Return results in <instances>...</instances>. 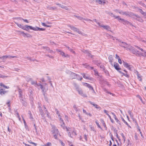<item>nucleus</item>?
Instances as JSON below:
<instances>
[{"label": "nucleus", "instance_id": "obj_1", "mask_svg": "<svg viewBox=\"0 0 146 146\" xmlns=\"http://www.w3.org/2000/svg\"><path fill=\"white\" fill-rule=\"evenodd\" d=\"M128 50L130 52H132L133 54H135L137 56H142V55H143V52H139L138 51L136 50L131 45L129 48Z\"/></svg>", "mask_w": 146, "mask_h": 146}, {"label": "nucleus", "instance_id": "obj_2", "mask_svg": "<svg viewBox=\"0 0 146 146\" xmlns=\"http://www.w3.org/2000/svg\"><path fill=\"white\" fill-rule=\"evenodd\" d=\"M52 127V130L51 131V132L52 133L54 134V137L56 139H58V138L57 137L58 135H59L60 136L61 135L59 133V131L56 127L54 125H53Z\"/></svg>", "mask_w": 146, "mask_h": 146}, {"label": "nucleus", "instance_id": "obj_3", "mask_svg": "<svg viewBox=\"0 0 146 146\" xmlns=\"http://www.w3.org/2000/svg\"><path fill=\"white\" fill-rule=\"evenodd\" d=\"M74 86L76 90L78 92V94L81 96L85 97H87V96L85 94L83 93V91L82 89L79 88L78 86L77 85L76 83H74Z\"/></svg>", "mask_w": 146, "mask_h": 146}, {"label": "nucleus", "instance_id": "obj_4", "mask_svg": "<svg viewBox=\"0 0 146 146\" xmlns=\"http://www.w3.org/2000/svg\"><path fill=\"white\" fill-rule=\"evenodd\" d=\"M118 41L120 42L119 43V46L125 48L127 50H128L129 48L130 45L125 42H121L119 40H118Z\"/></svg>", "mask_w": 146, "mask_h": 146}, {"label": "nucleus", "instance_id": "obj_5", "mask_svg": "<svg viewBox=\"0 0 146 146\" xmlns=\"http://www.w3.org/2000/svg\"><path fill=\"white\" fill-rule=\"evenodd\" d=\"M119 13L122 15H125L127 16H132L133 15L134 16L135 15L132 13H129L127 11L124 12L122 11H120L119 12Z\"/></svg>", "mask_w": 146, "mask_h": 146}, {"label": "nucleus", "instance_id": "obj_6", "mask_svg": "<svg viewBox=\"0 0 146 146\" xmlns=\"http://www.w3.org/2000/svg\"><path fill=\"white\" fill-rule=\"evenodd\" d=\"M69 27L72 30H73L74 31L77 32L79 34L83 35V33L81 31H80L79 29L77 28L70 25H69Z\"/></svg>", "mask_w": 146, "mask_h": 146}, {"label": "nucleus", "instance_id": "obj_7", "mask_svg": "<svg viewBox=\"0 0 146 146\" xmlns=\"http://www.w3.org/2000/svg\"><path fill=\"white\" fill-rule=\"evenodd\" d=\"M117 18H118V19L119 20H121L123 22V24L125 25H131V24L128 21L125 20L123 19H122L120 17H116Z\"/></svg>", "mask_w": 146, "mask_h": 146}, {"label": "nucleus", "instance_id": "obj_8", "mask_svg": "<svg viewBox=\"0 0 146 146\" xmlns=\"http://www.w3.org/2000/svg\"><path fill=\"white\" fill-rule=\"evenodd\" d=\"M81 74L82 75L83 77L85 79H88L90 80H91L92 79L88 74H85L84 73H82Z\"/></svg>", "mask_w": 146, "mask_h": 146}, {"label": "nucleus", "instance_id": "obj_9", "mask_svg": "<svg viewBox=\"0 0 146 146\" xmlns=\"http://www.w3.org/2000/svg\"><path fill=\"white\" fill-rule=\"evenodd\" d=\"M39 86H40V89L42 90V92L44 93H44L46 91V90L45 89V88L43 87V85L40 84H38L37 87Z\"/></svg>", "mask_w": 146, "mask_h": 146}, {"label": "nucleus", "instance_id": "obj_10", "mask_svg": "<svg viewBox=\"0 0 146 146\" xmlns=\"http://www.w3.org/2000/svg\"><path fill=\"white\" fill-rule=\"evenodd\" d=\"M135 46L139 50H141V51L143 52V55H142V56L144 57H146V51L145 50H143V49L140 48V47H138L137 46Z\"/></svg>", "mask_w": 146, "mask_h": 146}, {"label": "nucleus", "instance_id": "obj_11", "mask_svg": "<svg viewBox=\"0 0 146 146\" xmlns=\"http://www.w3.org/2000/svg\"><path fill=\"white\" fill-rule=\"evenodd\" d=\"M113 65L115 69L118 71H119V70L121 69V68L119 67V65L117 63L114 62Z\"/></svg>", "mask_w": 146, "mask_h": 146}, {"label": "nucleus", "instance_id": "obj_12", "mask_svg": "<svg viewBox=\"0 0 146 146\" xmlns=\"http://www.w3.org/2000/svg\"><path fill=\"white\" fill-rule=\"evenodd\" d=\"M20 32L21 33L23 34V35L25 37H27L29 38H31L32 37V36L31 35L29 34L28 33H25L21 31Z\"/></svg>", "mask_w": 146, "mask_h": 146}, {"label": "nucleus", "instance_id": "obj_13", "mask_svg": "<svg viewBox=\"0 0 146 146\" xmlns=\"http://www.w3.org/2000/svg\"><path fill=\"white\" fill-rule=\"evenodd\" d=\"M99 26H100L101 27H103L105 29L107 30L110 31V30L111 29L110 27L108 25H104L100 24Z\"/></svg>", "mask_w": 146, "mask_h": 146}, {"label": "nucleus", "instance_id": "obj_14", "mask_svg": "<svg viewBox=\"0 0 146 146\" xmlns=\"http://www.w3.org/2000/svg\"><path fill=\"white\" fill-rule=\"evenodd\" d=\"M57 51L58 52H60V54L63 56H64L65 57H68V55L67 54H65V53L61 51V50H57Z\"/></svg>", "mask_w": 146, "mask_h": 146}, {"label": "nucleus", "instance_id": "obj_15", "mask_svg": "<svg viewBox=\"0 0 146 146\" xmlns=\"http://www.w3.org/2000/svg\"><path fill=\"white\" fill-rule=\"evenodd\" d=\"M95 2L100 4L104 5L106 3V2L104 0H96Z\"/></svg>", "mask_w": 146, "mask_h": 146}, {"label": "nucleus", "instance_id": "obj_16", "mask_svg": "<svg viewBox=\"0 0 146 146\" xmlns=\"http://www.w3.org/2000/svg\"><path fill=\"white\" fill-rule=\"evenodd\" d=\"M70 72V77L72 78V79L76 78L77 76V74L73 72Z\"/></svg>", "mask_w": 146, "mask_h": 146}, {"label": "nucleus", "instance_id": "obj_17", "mask_svg": "<svg viewBox=\"0 0 146 146\" xmlns=\"http://www.w3.org/2000/svg\"><path fill=\"white\" fill-rule=\"evenodd\" d=\"M123 65L125 67L127 68L129 70H131V66L129 65L127 63L123 62Z\"/></svg>", "mask_w": 146, "mask_h": 146}, {"label": "nucleus", "instance_id": "obj_18", "mask_svg": "<svg viewBox=\"0 0 146 146\" xmlns=\"http://www.w3.org/2000/svg\"><path fill=\"white\" fill-rule=\"evenodd\" d=\"M89 102L91 104L93 105V106L95 107V108L97 109H99V110L101 109V108L97 104H94L93 102H92L91 101Z\"/></svg>", "mask_w": 146, "mask_h": 146}, {"label": "nucleus", "instance_id": "obj_19", "mask_svg": "<svg viewBox=\"0 0 146 146\" xmlns=\"http://www.w3.org/2000/svg\"><path fill=\"white\" fill-rule=\"evenodd\" d=\"M137 18H136V19L138 21L141 22H143L144 21V20L143 19L139 17L138 16H137L136 15H135Z\"/></svg>", "mask_w": 146, "mask_h": 146}, {"label": "nucleus", "instance_id": "obj_20", "mask_svg": "<svg viewBox=\"0 0 146 146\" xmlns=\"http://www.w3.org/2000/svg\"><path fill=\"white\" fill-rule=\"evenodd\" d=\"M38 108L40 114L42 116V117L44 118V114L43 111L42 110L40 106H39Z\"/></svg>", "mask_w": 146, "mask_h": 146}, {"label": "nucleus", "instance_id": "obj_21", "mask_svg": "<svg viewBox=\"0 0 146 146\" xmlns=\"http://www.w3.org/2000/svg\"><path fill=\"white\" fill-rule=\"evenodd\" d=\"M108 13L110 15L111 17H114L115 19H118V18H117L116 17H119V16H115L114 14H113V13L111 12H108Z\"/></svg>", "mask_w": 146, "mask_h": 146}, {"label": "nucleus", "instance_id": "obj_22", "mask_svg": "<svg viewBox=\"0 0 146 146\" xmlns=\"http://www.w3.org/2000/svg\"><path fill=\"white\" fill-rule=\"evenodd\" d=\"M31 84L32 85H34L36 87H37V86L38 85V84L37 83V82L36 81L31 80Z\"/></svg>", "mask_w": 146, "mask_h": 146}, {"label": "nucleus", "instance_id": "obj_23", "mask_svg": "<svg viewBox=\"0 0 146 146\" xmlns=\"http://www.w3.org/2000/svg\"><path fill=\"white\" fill-rule=\"evenodd\" d=\"M137 9L139 10V12L143 15L144 16L146 15V12H144L141 9H140L139 8H137Z\"/></svg>", "mask_w": 146, "mask_h": 146}, {"label": "nucleus", "instance_id": "obj_24", "mask_svg": "<svg viewBox=\"0 0 146 146\" xmlns=\"http://www.w3.org/2000/svg\"><path fill=\"white\" fill-rule=\"evenodd\" d=\"M118 72L120 74H122L123 76H124L127 78H129V75L127 74V73H126V74L120 71H118Z\"/></svg>", "mask_w": 146, "mask_h": 146}, {"label": "nucleus", "instance_id": "obj_25", "mask_svg": "<svg viewBox=\"0 0 146 146\" xmlns=\"http://www.w3.org/2000/svg\"><path fill=\"white\" fill-rule=\"evenodd\" d=\"M20 100L23 106H27V103L24 101L23 99H20Z\"/></svg>", "mask_w": 146, "mask_h": 146}, {"label": "nucleus", "instance_id": "obj_26", "mask_svg": "<svg viewBox=\"0 0 146 146\" xmlns=\"http://www.w3.org/2000/svg\"><path fill=\"white\" fill-rule=\"evenodd\" d=\"M19 97L20 99H23V94L21 91L20 90H19Z\"/></svg>", "mask_w": 146, "mask_h": 146}, {"label": "nucleus", "instance_id": "obj_27", "mask_svg": "<svg viewBox=\"0 0 146 146\" xmlns=\"http://www.w3.org/2000/svg\"><path fill=\"white\" fill-rule=\"evenodd\" d=\"M27 25H26L25 26H22L21 29L23 30H25L27 31H28L29 30V29L27 28Z\"/></svg>", "mask_w": 146, "mask_h": 146}, {"label": "nucleus", "instance_id": "obj_28", "mask_svg": "<svg viewBox=\"0 0 146 146\" xmlns=\"http://www.w3.org/2000/svg\"><path fill=\"white\" fill-rule=\"evenodd\" d=\"M128 113L130 115V117L132 119H133V115L132 113L131 112L130 110H129L128 111Z\"/></svg>", "mask_w": 146, "mask_h": 146}, {"label": "nucleus", "instance_id": "obj_29", "mask_svg": "<svg viewBox=\"0 0 146 146\" xmlns=\"http://www.w3.org/2000/svg\"><path fill=\"white\" fill-rule=\"evenodd\" d=\"M85 66L86 68H87L88 69H90L91 70H94V68L93 67H90L87 64H86Z\"/></svg>", "mask_w": 146, "mask_h": 146}, {"label": "nucleus", "instance_id": "obj_30", "mask_svg": "<svg viewBox=\"0 0 146 146\" xmlns=\"http://www.w3.org/2000/svg\"><path fill=\"white\" fill-rule=\"evenodd\" d=\"M90 51L87 50L86 52V53L85 54H86L88 55L89 56H90L91 57V58H92V57L93 56H92L91 55V53H90Z\"/></svg>", "mask_w": 146, "mask_h": 146}, {"label": "nucleus", "instance_id": "obj_31", "mask_svg": "<svg viewBox=\"0 0 146 146\" xmlns=\"http://www.w3.org/2000/svg\"><path fill=\"white\" fill-rule=\"evenodd\" d=\"M5 93H6V91H3V89H1L0 88V94L1 95H3Z\"/></svg>", "mask_w": 146, "mask_h": 146}, {"label": "nucleus", "instance_id": "obj_32", "mask_svg": "<svg viewBox=\"0 0 146 146\" xmlns=\"http://www.w3.org/2000/svg\"><path fill=\"white\" fill-rule=\"evenodd\" d=\"M0 86H1L3 87V88H5L9 89V87L5 86V85L3 84L2 83H0Z\"/></svg>", "mask_w": 146, "mask_h": 146}, {"label": "nucleus", "instance_id": "obj_33", "mask_svg": "<svg viewBox=\"0 0 146 146\" xmlns=\"http://www.w3.org/2000/svg\"><path fill=\"white\" fill-rule=\"evenodd\" d=\"M76 78H77L78 80H80V81H81L83 78L81 76H80V75L78 74H77V76Z\"/></svg>", "mask_w": 146, "mask_h": 146}, {"label": "nucleus", "instance_id": "obj_34", "mask_svg": "<svg viewBox=\"0 0 146 146\" xmlns=\"http://www.w3.org/2000/svg\"><path fill=\"white\" fill-rule=\"evenodd\" d=\"M7 55L3 56L2 57H0V59H2L3 60H5L7 58Z\"/></svg>", "mask_w": 146, "mask_h": 146}, {"label": "nucleus", "instance_id": "obj_35", "mask_svg": "<svg viewBox=\"0 0 146 146\" xmlns=\"http://www.w3.org/2000/svg\"><path fill=\"white\" fill-rule=\"evenodd\" d=\"M66 47L68 48V49L70 51L72 52L73 53H75V52L74 51H73L72 49L70 48L69 47L66 46Z\"/></svg>", "mask_w": 146, "mask_h": 146}, {"label": "nucleus", "instance_id": "obj_36", "mask_svg": "<svg viewBox=\"0 0 146 146\" xmlns=\"http://www.w3.org/2000/svg\"><path fill=\"white\" fill-rule=\"evenodd\" d=\"M74 16L77 18L78 19L80 20H82L84 18L80 16H78L76 15H74Z\"/></svg>", "mask_w": 146, "mask_h": 146}, {"label": "nucleus", "instance_id": "obj_37", "mask_svg": "<svg viewBox=\"0 0 146 146\" xmlns=\"http://www.w3.org/2000/svg\"><path fill=\"white\" fill-rule=\"evenodd\" d=\"M109 59L110 62H112L113 59L112 55H110L109 56Z\"/></svg>", "mask_w": 146, "mask_h": 146}, {"label": "nucleus", "instance_id": "obj_38", "mask_svg": "<svg viewBox=\"0 0 146 146\" xmlns=\"http://www.w3.org/2000/svg\"><path fill=\"white\" fill-rule=\"evenodd\" d=\"M52 144L50 142H48L46 144H44L43 146H51Z\"/></svg>", "mask_w": 146, "mask_h": 146}, {"label": "nucleus", "instance_id": "obj_39", "mask_svg": "<svg viewBox=\"0 0 146 146\" xmlns=\"http://www.w3.org/2000/svg\"><path fill=\"white\" fill-rule=\"evenodd\" d=\"M87 87L90 90H94V89L93 87L91 86L89 84L88 85Z\"/></svg>", "mask_w": 146, "mask_h": 146}, {"label": "nucleus", "instance_id": "obj_40", "mask_svg": "<svg viewBox=\"0 0 146 146\" xmlns=\"http://www.w3.org/2000/svg\"><path fill=\"white\" fill-rule=\"evenodd\" d=\"M101 122L102 124L106 128H107V127H106V125L103 119H101Z\"/></svg>", "mask_w": 146, "mask_h": 146}, {"label": "nucleus", "instance_id": "obj_41", "mask_svg": "<svg viewBox=\"0 0 146 146\" xmlns=\"http://www.w3.org/2000/svg\"><path fill=\"white\" fill-rule=\"evenodd\" d=\"M94 71L95 73V75L96 76H99V74H98V72L96 70V69H94Z\"/></svg>", "mask_w": 146, "mask_h": 146}, {"label": "nucleus", "instance_id": "obj_42", "mask_svg": "<svg viewBox=\"0 0 146 146\" xmlns=\"http://www.w3.org/2000/svg\"><path fill=\"white\" fill-rule=\"evenodd\" d=\"M7 56V58H9V59H11V58H17V57L16 56H11L10 55Z\"/></svg>", "mask_w": 146, "mask_h": 146}, {"label": "nucleus", "instance_id": "obj_43", "mask_svg": "<svg viewBox=\"0 0 146 146\" xmlns=\"http://www.w3.org/2000/svg\"><path fill=\"white\" fill-rule=\"evenodd\" d=\"M95 123H96V124L98 126V127L99 128H100V129H102V128H101V127L100 126V125L99 124V123L98 122V121H97V120H96V121H95Z\"/></svg>", "mask_w": 146, "mask_h": 146}, {"label": "nucleus", "instance_id": "obj_44", "mask_svg": "<svg viewBox=\"0 0 146 146\" xmlns=\"http://www.w3.org/2000/svg\"><path fill=\"white\" fill-rule=\"evenodd\" d=\"M28 113H29V115H30V117H29L30 118V119H33V116H32V115L31 114V111H28Z\"/></svg>", "mask_w": 146, "mask_h": 146}, {"label": "nucleus", "instance_id": "obj_45", "mask_svg": "<svg viewBox=\"0 0 146 146\" xmlns=\"http://www.w3.org/2000/svg\"><path fill=\"white\" fill-rule=\"evenodd\" d=\"M38 27H33L32 30L35 31H38Z\"/></svg>", "mask_w": 146, "mask_h": 146}, {"label": "nucleus", "instance_id": "obj_46", "mask_svg": "<svg viewBox=\"0 0 146 146\" xmlns=\"http://www.w3.org/2000/svg\"><path fill=\"white\" fill-rule=\"evenodd\" d=\"M25 58H27L28 59V60H30L33 61H34L35 60H36L35 59H34L32 60L31 59V58L29 57H25Z\"/></svg>", "mask_w": 146, "mask_h": 146}, {"label": "nucleus", "instance_id": "obj_47", "mask_svg": "<svg viewBox=\"0 0 146 146\" xmlns=\"http://www.w3.org/2000/svg\"><path fill=\"white\" fill-rule=\"evenodd\" d=\"M122 121L125 123L128 126H129L127 123L125 121L124 119L123 118H122Z\"/></svg>", "mask_w": 146, "mask_h": 146}, {"label": "nucleus", "instance_id": "obj_48", "mask_svg": "<svg viewBox=\"0 0 146 146\" xmlns=\"http://www.w3.org/2000/svg\"><path fill=\"white\" fill-rule=\"evenodd\" d=\"M60 123L61 122V123H62L61 124V126H63L65 124H64V122L63 120L62 119L60 120Z\"/></svg>", "mask_w": 146, "mask_h": 146}, {"label": "nucleus", "instance_id": "obj_49", "mask_svg": "<svg viewBox=\"0 0 146 146\" xmlns=\"http://www.w3.org/2000/svg\"><path fill=\"white\" fill-rule=\"evenodd\" d=\"M137 97H138L139 99H140L141 101L143 103V100L141 98V97L139 95H137Z\"/></svg>", "mask_w": 146, "mask_h": 146}, {"label": "nucleus", "instance_id": "obj_50", "mask_svg": "<svg viewBox=\"0 0 146 146\" xmlns=\"http://www.w3.org/2000/svg\"><path fill=\"white\" fill-rule=\"evenodd\" d=\"M107 35L108 37H109L111 39H112L114 38V37L113 36L110 35L108 34H107Z\"/></svg>", "mask_w": 146, "mask_h": 146}, {"label": "nucleus", "instance_id": "obj_51", "mask_svg": "<svg viewBox=\"0 0 146 146\" xmlns=\"http://www.w3.org/2000/svg\"><path fill=\"white\" fill-rule=\"evenodd\" d=\"M115 120L120 125H121V122L117 118L116 119H115Z\"/></svg>", "mask_w": 146, "mask_h": 146}, {"label": "nucleus", "instance_id": "obj_52", "mask_svg": "<svg viewBox=\"0 0 146 146\" xmlns=\"http://www.w3.org/2000/svg\"><path fill=\"white\" fill-rule=\"evenodd\" d=\"M108 117H109L110 118V119L111 121V122L112 123H114V121H113V120L112 119V118H111V116L110 115L109 116H108Z\"/></svg>", "mask_w": 146, "mask_h": 146}, {"label": "nucleus", "instance_id": "obj_53", "mask_svg": "<svg viewBox=\"0 0 146 146\" xmlns=\"http://www.w3.org/2000/svg\"><path fill=\"white\" fill-rule=\"evenodd\" d=\"M19 19H21L22 20H23L24 22H25L26 23H29L27 19H21V18H19Z\"/></svg>", "mask_w": 146, "mask_h": 146}, {"label": "nucleus", "instance_id": "obj_54", "mask_svg": "<svg viewBox=\"0 0 146 146\" xmlns=\"http://www.w3.org/2000/svg\"><path fill=\"white\" fill-rule=\"evenodd\" d=\"M15 23L16 24V25H17V26L21 28L23 26H22L21 25L19 24H18V23Z\"/></svg>", "mask_w": 146, "mask_h": 146}, {"label": "nucleus", "instance_id": "obj_55", "mask_svg": "<svg viewBox=\"0 0 146 146\" xmlns=\"http://www.w3.org/2000/svg\"><path fill=\"white\" fill-rule=\"evenodd\" d=\"M27 28L29 29H30L32 30L33 27L32 26H29L28 25H27Z\"/></svg>", "mask_w": 146, "mask_h": 146}, {"label": "nucleus", "instance_id": "obj_56", "mask_svg": "<svg viewBox=\"0 0 146 146\" xmlns=\"http://www.w3.org/2000/svg\"><path fill=\"white\" fill-rule=\"evenodd\" d=\"M45 113H46V116L47 117H49V113H48V111H47V110H45Z\"/></svg>", "mask_w": 146, "mask_h": 146}, {"label": "nucleus", "instance_id": "obj_57", "mask_svg": "<svg viewBox=\"0 0 146 146\" xmlns=\"http://www.w3.org/2000/svg\"><path fill=\"white\" fill-rule=\"evenodd\" d=\"M73 108L74 109V110L76 111H77L78 110L76 106L75 105H74L73 106Z\"/></svg>", "mask_w": 146, "mask_h": 146}, {"label": "nucleus", "instance_id": "obj_58", "mask_svg": "<svg viewBox=\"0 0 146 146\" xmlns=\"http://www.w3.org/2000/svg\"><path fill=\"white\" fill-rule=\"evenodd\" d=\"M45 30V29L43 28H40L39 27L38 28V31H43Z\"/></svg>", "mask_w": 146, "mask_h": 146}, {"label": "nucleus", "instance_id": "obj_59", "mask_svg": "<svg viewBox=\"0 0 146 146\" xmlns=\"http://www.w3.org/2000/svg\"><path fill=\"white\" fill-rule=\"evenodd\" d=\"M104 72L106 74V75L107 76H109V73L108 72L107 70H105L104 71Z\"/></svg>", "mask_w": 146, "mask_h": 146}, {"label": "nucleus", "instance_id": "obj_60", "mask_svg": "<svg viewBox=\"0 0 146 146\" xmlns=\"http://www.w3.org/2000/svg\"><path fill=\"white\" fill-rule=\"evenodd\" d=\"M104 112L108 116H110V115H109V114L108 113V111H107V110H104Z\"/></svg>", "mask_w": 146, "mask_h": 146}, {"label": "nucleus", "instance_id": "obj_61", "mask_svg": "<svg viewBox=\"0 0 146 146\" xmlns=\"http://www.w3.org/2000/svg\"><path fill=\"white\" fill-rule=\"evenodd\" d=\"M93 21H94L95 22H96V23L97 24H98V25L99 26H100V24L99 23V22H97V21H96V19H94L93 20Z\"/></svg>", "mask_w": 146, "mask_h": 146}, {"label": "nucleus", "instance_id": "obj_62", "mask_svg": "<svg viewBox=\"0 0 146 146\" xmlns=\"http://www.w3.org/2000/svg\"><path fill=\"white\" fill-rule=\"evenodd\" d=\"M83 85L86 86L87 87H88V85L89 84H88L86 83H83Z\"/></svg>", "mask_w": 146, "mask_h": 146}, {"label": "nucleus", "instance_id": "obj_63", "mask_svg": "<svg viewBox=\"0 0 146 146\" xmlns=\"http://www.w3.org/2000/svg\"><path fill=\"white\" fill-rule=\"evenodd\" d=\"M46 56H48L49 58H53V56L50 55L49 54H46Z\"/></svg>", "mask_w": 146, "mask_h": 146}, {"label": "nucleus", "instance_id": "obj_64", "mask_svg": "<svg viewBox=\"0 0 146 146\" xmlns=\"http://www.w3.org/2000/svg\"><path fill=\"white\" fill-rule=\"evenodd\" d=\"M59 141L60 143L61 144V145L62 146H64L65 144L60 140H59Z\"/></svg>", "mask_w": 146, "mask_h": 146}]
</instances>
